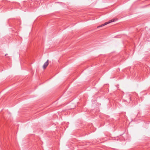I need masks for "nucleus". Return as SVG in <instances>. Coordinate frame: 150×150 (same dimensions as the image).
Returning <instances> with one entry per match:
<instances>
[{
	"label": "nucleus",
	"mask_w": 150,
	"mask_h": 150,
	"mask_svg": "<svg viewBox=\"0 0 150 150\" xmlns=\"http://www.w3.org/2000/svg\"><path fill=\"white\" fill-rule=\"evenodd\" d=\"M115 21V19H112V20H111L109 21L108 22H105L103 24L98 26L97 28H99L100 27H103V26H104V25H106L109 23H110L111 22H114Z\"/></svg>",
	"instance_id": "obj_1"
},
{
	"label": "nucleus",
	"mask_w": 150,
	"mask_h": 150,
	"mask_svg": "<svg viewBox=\"0 0 150 150\" xmlns=\"http://www.w3.org/2000/svg\"><path fill=\"white\" fill-rule=\"evenodd\" d=\"M48 61L49 60H47V61L44 63L43 66V69H45L47 67L48 64Z\"/></svg>",
	"instance_id": "obj_2"
},
{
	"label": "nucleus",
	"mask_w": 150,
	"mask_h": 150,
	"mask_svg": "<svg viewBox=\"0 0 150 150\" xmlns=\"http://www.w3.org/2000/svg\"><path fill=\"white\" fill-rule=\"evenodd\" d=\"M7 54H6L5 55V56L6 55H7Z\"/></svg>",
	"instance_id": "obj_3"
}]
</instances>
